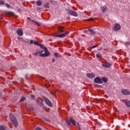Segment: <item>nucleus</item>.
<instances>
[{
  "instance_id": "1",
  "label": "nucleus",
  "mask_w": 130,
  "mask_h": 130,
  "mask_svg": "<svg viewBox=\"0 0 130 130\" xmlns=\"http://www.w3.org/2000/svg\"><path fill=\"white\" fill-rule=\"evenodd\" d=\"M44 51L43 50H37L36 52L34 53L35 56H42V57H46L50 55V53L48 52L47 48H45V53H43Z\"/></svg>"
},
{
  "instance_id": "2",
  "label": "nucleus",
  "mask_w": 130,
  "mask_h": 130,
  "mask_svg": "<svg viewBox=\"0 0 130 130\" xmlns=\"http://www.w3.org/2000/svg\"><path fill=\"white\" fill-rule=\"evenodd\" d=\"M9 117L11 121L13 123L14 127H18V124H19V123L18 122V121L17 120L16 117L14 116L12 114H9Z\"/></svg>"
},
{
  "instance_id": "3",
  "label": "nucleus",
  "mask_w": 130,
  "mask_h": 130,
  "mask_svg": "<svg viewBox=\"0 0 130 130\" xmlns=\"http://www.w3.org/2000/svg\"><path fill=\"white\" fill-rule=\"evenodd\" d=\"M70 33L69 31H66L65 33L57 35V34H54L53 35L55 37H59V38H62V37H66Z\"/></svg>"
},
{
  "instance_id": "4",
  "label": "nucleus",
  "mask_w": 130,
  "mask_h": 130,
  "mask_svg": "<svg viewBox=\"0 0 130 130\" xmlns=\"http://www.w3.org/2000/svg\"><path fill=\"white\" fill-rule=\"evenodd\" d=\"M121 29V26H120V24L118 23H116L114 25V27H113V31H115V32H117V31H119Z\"/></svg>"
},
{
  "instance_id": "5",
  "label": "nucleus",
  "mask_w": 130,
  "mask_h": 130,
  "mask_svg": "<svg viewBox=\"0 0 130 130\" xmlns=\"http://www.w3.org/2000/svg\"><path fill=\"white\" fill-rule=\"evenodd\" d=\"M66 122L68 123V125L69 126L71 125V123H72V124H73V125H76V121L74 120L73 117L70 118V120H66Z\"/></svg>"
},
{
  "instance_id": "6",
  "label": "nucleus",
  "mask_w": 130,
  "mask_h": 130,
  "mask_svg": "<svg viewBox=\"0 0 130 130\" xmlns=\"http://www.w3.org/2000/svg\"><path fill=\"white\" fill-rule=\"evenodd\" d=\"M43 99L46 103V105H48V106H49V107H52V103H51V102L48 100L46 97H44Z\"/></svg>"
},
{
  "instance_id": "7",
  "label": "nucleus",
  "mask_w": 130,
  "mask_h": 130,
  "mask_svg": "<svg viewBox=\"0 0 130 130\" xmlns=\"http://www.w3.org/2000/svg\"><path fill=\"white\" fill-rule=\"evenodd\" d=\"M112 66V64L108 62H105L103 63H102L103 67L105 68V69H109L110 68H111Z\"/></svg>"
},
{
  "instance_id": "8",
  "label": "nucleus",
  "mask_w": 130,
  "mask_h": 130,
  "mask_svg": "<svg viewBox=\"0 0 130 130\" xmlns=\"http://www.w3.org/2000/svg\"><path fill=\"white\" fill-rule=\"evenodd\" d=\"M68 13L70 15V16H73L74 17H78V14L77 13V12L72 10H69Z\"/></svg>"
},
{
  "instance_id": "9",
  "label": "nucleus",
  "mask_w": 130,
  "mask_h": 130,
  "mask_svg": "<svg viewBox=\"0 0 130 130\" xmlns=\"http://www.w3.org/2000/svg\"><path fill=\"white\" fill-rule=\"evenodd\" d=\"M94 83H96V84H102L103 82H102V79L100 78V77H96L94 79Z\"/></svg>"
},
{
  "instance_id": "10",
  "label": "nucleus",
  "mask_w": 130,
  "mask_h": 130,
  "mask_svg": "<svg viewBox=\"0 0 130 130\" xmlns=\"http://www.w3.org/2000/svg\"><path fill=\"white\" fill-rule=\"evenodd\" d=\"M121 93L123 95H130V91L127 89H123L121 90Z\"/></svg>"
},
{
  "instance_id": "11",
  "label": "nucleus",
  "mask_w": 130,
  "mask_h": 130,
  "mask_svg": "<svg viewBox=\"0 0 130 130\" xmlns=\"http://www.w3.org/2000/svg\"><path fill=\"white\" fill-rule=\"evenodd\" d=\"M86 76L87 78H89V79H93V78H95V77H96L95 74L92 73H87L86 74Z\"/></svg>"
},
{
  "instance_id": "12",
  "label": "nucleus",
  "mask_w": 130,
  "mask_h": 130,
  "mask_svg": "<svg viewBox=\"0 0 130 130\" xmlns=\"http://www.w3.org/2000/svg\"><path fill=\"white\" fill-rule=\"evenodd\" d=\"M17 35H19V36H23V30H22V28H19L17 30Z\"/></svg>"
},
{
  "instance_id": "13",
  "label": "nucleus",
  "mask_w": 130,
  "mask_h": 130,
  "mask_svg": "<svg viewBox=\"0 0 130 130\" xmlns=\"http://www.w3.org/2000/svg\"><path fill=\"white\" fill-rule=\"evenodd\" d=\"M64 29V27L62 26H58V30L59 32H60L61 33H62L63 32V29Z\"/></svg>"
},
{
  "instance_id": "14",
  "label": "nucleus",
  "mask_w": 130,
  "mask_h": 130,
  "mask_svg": "<svg viewBox=\"0 0 130 130\" xmlns=\"http://www.w3.org/2000/svg\"><path fill=\"white\" fill-rule=\"evenodd\" d=\"M125 105H126V106H127V107H129V108H130V101H127L126 100L124 102Z\"/></svg>"
},
{
  "instance_id": "15",
  "label": "nucleus",
  "mask_w": 130,
  "mask_h": 130,
  "mask_svg": "<svg viewBox=\"0 0 130 130\" xmlns=\"http://www.w3.org/2000/svg\"><path fill=\"white\" fill-rule=\"evenodd\" d=\"M88 31L92 35H94L96 34V31H94L92 29H88Z\"/></svg>"
},
{
  "instance_id": "16",
  "label": "nucleus",
  "mask_w": 130,
  "mask_h": 130,
  "mask_svg": "<svg viewBox=\"0 0 130 130\" xmlns=\"http://www.w3.org/2000/svg\"><path fill=\"white\" fill-rule=\"evenodd\" d=\"M36 5L40 7L42 5V2L40 1V0L37 1L36 2Z\"/></svg>"
},
{
  "instance_id": "17",
  "label": "nucleus",
  "mask_w": 130,
  "mask_h": 130,
  "mask_svg": "<svg viewBox=\"0 0 130 130\" xmlns=\"http://www.w3.org/2000/svg\"><path fill=\"white\" fill-rule=\"evenodd\" d=\"M106 9H107V6H104L102 8V11L103 13H105L106 11Z\"/></svg>"
},
{
  "instance_id": "18",
  "label": "nucleus",
  "mask_w": 130,
  "mask_h": 130,
  "mask_svg": "<svg viewBox=\"0 0 130 130\" xmlns=\"http://www.w3.org/2000/svg\"><path fill=\"white\" fill-rule=\"evenodd\" d=\"M102 82H104V83H107V81H108V79L107 78L103 77L102 78Z\"/></svg>"
},
{
  "instance_id": "19",
  "label": "nucleus",
  "mask_w": 130,
  "mask_h": 130,
  "mask_svg": "<svg viewBox=\"0 0 130 130\" xmlns=\"http://www.w3.org/2000/svg\"><path fill=\"white\" fill-rule=\"evenodd\" d=\"M30 21H31V22H34V23H35L36 25H37L39 27L40 26V24H39V23H38V22L33 20H30Z\"/></svg>"
},
{
  "instance_id": "20",
  "label": "nucleus",
  "mask_w": 130,
  "mask_h": 130,
  "mask_svg": "<svg viewBox=\"0 0 130 130\" xmlns=\"http://www.w3.org/2000/svg\"><path fill=\"white\" fill-rule=\"evenodd\" d=\"M54 55L56 57H61V55H60V54H59L58 53H55Z\"/></svg>"
},
{
  "instance_id": "21",
  "label": "nucleus",
  "mask_w": 130,
  "mask_h": 130,
  "mask_svg": "<svg viewBox=\"0 0 130 130\" xmlns=\"http://www.w3.org/2000/svg\"><path fill=\"white\" fill-rule=\"evenodd\" d=\"M39 46H40V47L41 48H42V49H44L45 50V48H47V47H45L44 45L41 44H39Z\"/></svg>"
},
{
  "instance_id": "22",
  "label": "nucleus",
  "mask_w": 130,
  "mask_h": 130,
  "mask_svg": "<svg viewBox=\"0 0 130 130\" xmlns=\"http://www.w3.org/2000/svg\"><path fill=\"white\" fill-rule=\"evenodd\" d=\"M7 127L5 125H1L0 126V130H6Z\"/></svg>"
},
{
  "instance_id": "23",
  "label": "nucleus",
  "mask_w": 130,
  "mask_h": 130,
  "mask_svg": "<svg viewBox=\"0 0 130 130\" xmlns=\"http://www.w3.org/2000/svg\"><path fill=\"white\" fill-rule=\"evenodd\" d=\"M44 7L46 9H49V3H47V4H44Z\"/></svg>"
},
{
  "instance_id": "24",
  "label": "nucleus",
  "mask_w": 130,
  "mask_h": 130,
  "mask_svg": "<svg viewBox=\"0 0 130 130\" xmlns=\"http://www.w3.org/2000/svg\"><path fill=\"white\" fill-rule=\"evenodd\" d=\"M5 6L7 7V8H8V9H11V5H10L9 4L6 3Z\"/></svg>"
},
{
  "instance_id": "25",
  "label": "nucleus",
  "mask_w": 130,
  "mask_h": 130,
  "mask_svg": "<svg viewBox=\"0 0 130 130\" xmlns=\"http://www.w3.org/2000/svg\"><path fill=\"white\" fill-rule=\"evenodd\" d=\"M7 14L10 15V16H14V13L12 12H7Z\"/></svg>"
},
{
  "instance_id": "26",
  "label": "nucleus",
  "mask_w": 130,
  "mask_h": 130,
  "mask_svg": "<svg viewBox=\"0 0 130 130\" xmlns=\"http://www.w3.org/2000/svg\"><path fill=\"white\" fill-rule=\"evenodd\" d=\"M25 99V97L22 96V97H21V98L20 100V102H23V101H24Z\"/></svg>"
},
{
  "instance_id": "27",
  "label": "nucleus",
  "mask_w": 130,
  "mask_h": 130,
  "mask_svg": "<svg viewBox=\"0 0 130 130\" xmlns=\"http://www.w3.org/2000/svg\"><path fill=\"white\" fill-rule=\"evenodd\" d=\"M124 45H125V46H128V45H130V42H125Z\"/></svg>"
},
{
  "instance_id": "28",
  "label": "nucleus",
  "mask_w": 130,
  "mask_h": 130,
  "mask_svg": "<svg viewBox=\"0 0 130 130\" xmlns=\"http://www.w3.org/2000/svg\"><path fill=\"white\" fill-rule=\"evenodd\" d=\"M34 43L35 45H38V46H39V44H39L38 42H37V41L34 42Z\"/></svg>"
},
{
  "instance_id": "29",
  "label": "nucleus",
  "mask_w": 130,
  "mask_h": 130,
  "mask_svg": "<svg viewBox=\"0 0 130 130\" xmlns=\"http://www.w3.org/2000/svg\"><path fill=\"white\" fill-rule=\"evenodd\" d=\"M0 5H5V2L0 0Z\"/></svg>"
},
{
  "instance_id": "30",
  "label": "nucleus",
  "mask_w": 130,
  "mask_h": 130,
  "mask_svg": "<svg viewBox=\"0 0 130 130\" xmlns=\"http://www.w3.org/2000/svg\"><path fill=\"white\" fill-rule=\"evenodd\" d=\"M30 98H31V99H34V98H35V96H34V95H33V94H31L30 95Z\"/></svg>"
},
{
  "instance_id": "31",
  "label": "nucleus",
  "mask_w": 130,
  "mask_h": 130,
  "mask_svg": "<svg viewBox=\"0 0 130 130\" xmlns=\"http://www.w3.org/2000/svg\"><path fill=\"white\" fill-rule=\"evenodd\" d=\"M100 56H101V55L100 54V53L96 54V57H98V58H99V57H100Z\"/></svg>"
},
{
  "instance_id": "32",
  "label": "nucleus",
  "mask_w": 130,
  "mask_h": 130,
  "mask_svg": "<svg viewBox=\"0 0 130 130\" xmlns=\"http://www.w3.org/2000/svg\"><path fill=\"white\" fill-rule=\"evenodd\" d=\"M84 33L87 34L88 32H89V29L88 30H83Z\"/></svg>"
},
{
  "instance_id": "33",
  "label": "nucleus",
  "mask_w": 130,
  "mask_h": 130,
  "mask_svg": "<svg viewBox=\"0 0 130 130\" xmlns=\"http://www.w3.org/2000/svg\"><path fill=\"white\" fill-rule=\"evenodd\" d=\"M30 44H33L34 43V41H33V40H30Z\"/></svg>"
},
{
  "instance_id": "34",
  "label": "nucleus",
  "mask_w": 130,
  "mask_h": 130,
  "mask_svg": "<svg viewBox=\"0 0 130 130\" xmlns=\"http://www.w3.org/2000/svg\"><path fill=\"white\" fill-rule=\"evenodd\" d=\"M35 130H41L40 127H37L36 128Z\"/></svg>"
},
{
  "instance_id": "35",
  "label": "nucleus",
  "mask_w": 130,
  "mask_h": 130,
  "mask_svg": "<svg viewBox=\"0 0 130 130\" xmlns=\"http://www.w3.org/2000/svg\"><path fill=\"white\" fill-rule=\"evenodd\" d=\"M95 47H97V45H94V46L91 47V48H95Z\"/></svg>"
},
{
  "instance_id": "36",
  "label": "nucleus",
  "mask_w": 130,
  "mask_h": 130,
  "mask_svg": "<svg viewBox=\"0 0 130 130\" xmlns=\"http://www.w3.org/2000/svg\"><path fill=\"white\" fill-rule=\"evenodd\" d=\"M51 95H53L54 96V95H55V92H51Z\"/></svg>"
},
{
  "instance_id": "37",
  "label": "nucleus",
  "mask_w": 130,
  "mask_h": 130,
  "mask_svg": "<svg viewBox=\"0 0 130 130\" xmlns=\"http://www.w3.org/2000/svg\"><path fill=\"white\" fill-rule=\"evenodd\" d=\"M52 62H54V61H55V59H52Z\"/></svg>"
},
{
  "instance_id": "38",
  "label": "nucleus",
  "mask_w": 130,
  "mask_h": 130,
  "mask_svg": "<svg viewBox=\"0 0 130 130\" xmlns=\"http://www.w3.org/2000/svg\"><path fill=\"white\" fill-rule=\"evenodd\" d=\"M45 86H46V87H47V88H48V87H49V86H50V85H49L48 86H47V84H45Z\"/></svg>"
},
{
  "instance_id": "39",
  "label": "nucleus",
  "mask_w": 130,
  "mask_h": 130,
  "mask_svg": "<svg viewBox=\"0 0 130 130\" xmlns=\"http://www.w3.org/2000/svg\"><path fill=\"white\" fill-rule=\"evenodd\" d=\"M88 21H92V20H93V19L90 18V19H88Z\"/></svg>"
},
{
  "instance_id": "40",
  "label": "nucleus",
  "mask_w": 130,
  "mask_h": 130,
  "mask_svg": "<svg viewBox=\"0 0 130 130\" xmlns=\"http://www.w3.org/2000/svg\"><path fill=\"white\" fill-rule=\"evenodd\" d=\"M25 79H28V75H25Z\"/></svg>"
},
{
  "instance_id": "41",
  "label": "nucleus",
  "mask_w": 130,
  "mask_h": 130,
  "mask_svg": "<svg viewBox=\"0 0 130 130\" xmlns=\"http://www.w3.org/2000/svg\"><path fill=\"white\" fill-rule=\"evenodd\" d=\"M77 125H78V126L79 127V126H80V124H79V123H77Z\"/></svg>"
},
{
  "instance_id": "42",
  "label": "nucleus",
  "mask_w": 130,
  "mask_h": 130,
  "mask_svg": "<svg viewBox=\"0 0 130 130\" xmlns=\"http://www.w3.org/2000/svg\"><path fill=\"white\" fill-rule=\"evenodd\" d=\"M78 128H79V130H82V129H81V127L80 126H79Z\"/></svg>"
},
{
  "instance_id": "43",
  "label": "nucleus",
  "mask_w": 130,
  "mask_h": 130,
  "mask_svg": "<svg viewBox=\"0 0 130 130\" xmlns=\"http://www.w3.org/2000/svg\"><path fill=\"white\" fill-rule=\"evenodd\" d=\"M36 101H37V102H38H38H39V100H36Z\"/></svg>"
},
{
  "instance_id": "44",
  "label": "nucleus",
  "mask_w": 130,
  "mask_h": 130,
  "mask_svg": "<svg viewBox=\"0 0 130 130\" xmlns=\"http://www.w3.org/2000/svg\"><path fill=\"white\" fill-rule=\"evenodd\" d=\"M27 20H30V17H27Z\"/></svg>"
},
{
  "instance_id": "45",
  "label": "nucleus",
  "mask_w": 130,
  "mask_h": 130,
  "mask_svg": "<svg viewBox=\"0 0 130 130\" xmlns=\"http://www.w3.org/2000/svg\"><path fill=\"white\" fill-rule=\"evenodd\" d=\"M53 1H50L51 4H52V3H53Z\"/></svg>"
},
{
  "instance_id": "46",
  "label": "nucleus",
  "mask_w": 130,
  "mask_h": 130,
  "mask_svg": "<svg viewBox=\"0 0 130 130\" xmlns=\"http://www.w3.org/2000/svg\"><path fill=\"white\" fill-rule=\"evenodd\" d=\"M47 121H49V119H48V120H47Z\"/></svg>"
}]
</instances>
